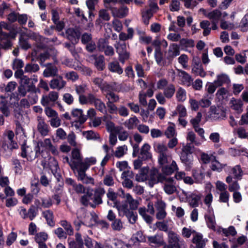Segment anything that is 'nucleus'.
<instances>
[{"label":"nucleus","mask_w":248,"mask_h":248,"mask_svg":"<svg viewBox=\"0 0 248 248\" xmlns=\"http://www.w3.org/2000/svg\"><path fill=\"white\" fill-rule=\"evenodd\" d=\"M71 116L74 120L80 122V123H84L87 120V116L83 114L81 109H73L71 111Z\"/></svg>","instance_id":"412c9836"},{"label":"nucleus","mask_w":248,"mask_h":248,"mask_svg":"<svg viewBox=\"0 0 248 248\" xmlns=\"http://www.w3.org/2000/svg\"><path fill=\"white\" fill-rule=\"evenodd\" d=\"M149 169L148 168H142L140 170V172L136 174L135 179L138 182H144L148 180V178Z\"/></svg>","instance_id":"c85d7f7f"},{"label":"nucleus","mask_w":248,"mask_h":248,"mask_svg":"<svg viewBox=\"0 0 248 248\" xmlns=\"http://www.w3.org/2000/svg\"><path fill=\"white\" fill-rule=\"evenodd\" d=\"M105 193V190L103 188L99 187L96 189L95 191L94 196L93 197V202L90 204V206L95 208L97 205L102 204L103 202L102 197Z\"/></svg>","instance_id":"9b49d317"},{"label":"nucleus","mask_w":248,"mask_h":248,"mask_svg":"<svg viewBox=\"0 0 248 248\" xmlns=\"http://www.w3.org/2000/svg\"><path fill=\"white\" fill-rule=\"evenodd\" d=\"M193 176L198 182H201L204 177L203 169L202 168L192 171Z\"/></svg>","instance_id":"c03bdc74"},{"label":"nucleus","mask_w":248,"mask_h":248,"mask_svg":"<svg viewBox=\"0 0 248 248\" xmlns=\"http://www.w3.org/2000/svg\"><path fill=\"white\" fill-rule=\"evenodd\" d=\"M180 54V46L176 43L170 45L168 50L165 52L166 59L171 61L175 57Z\"/></svg>","instance_id":"0eeeda50"},{"label":"nucleus","mask_w":248,"mask_h":248,"mask_svg":"<svg viewBox=\"0 0 248 248\" xmlns=\"http://www.w3.org/2000/svg\"><path fill=\"white\" fill-rule=\"evenodd\" d=\"M66 85V82L63 79L61 76L57 78L52 79L49 83V86L52 89L60 90L63 88Z\"/></svg>","instance_id":"6ab92c4d"},{"label":"nucleus","mask_w":248,"mask_h":248,"mask_svg":"<svg viewBox=\"0 0 248 248\" xmlns=\"http://www.w3.org/2000/svg\"><path fill=\"white\" fill-rule=\"evenodd\" d=\"M59 93L55 91L50 92L47 95L43 96L41 104L43 106H47L50 102H54L58 98Z\"/></svg>","instance_id":"dca6fc26"},{"label":"nucleus","mask_w":248,"mask_h":248,"mask_svg":"<svg viewBox=\"0 0 248 248\" xmlns=\"http://www.w3.org/2000/svg\"><path fill=\"white\" fill-rule=\"evenodd\" d=\"M97 46L98 50L104 52L106 56H112L114 54L113 47L109 45L108 41L105 38H100L98 40Z\"/></svg>","instance_id":"7ed1b4c3"},{"label":"nucleus","mask_w":248,"mask_h":248,"mask_svg":"<svg viewBox=\"0 0 248 248\" xmlns=\"http://www.w3.org/2000/svg\"><path fill=\"white\" fill-rule=\"evenodd\" d=\"M231 108L234 110H237L238 113L242 112L243 103L240 100L232 99L231 101Z\"/></svg>","instance_id":"49530a36"},{"label":"nucleus","mask_w":248,"mask_h":248,"mask_svg":"<svg viewBox=\"0 0 248 248\" xmlns=\"http://www.w3.org/2000/svg\"><path fill=\"white\" fill-rule=\"evenodd\" d=\"M230 79L229 76L225 74H221L217 76V79L215 81V84L217 86H220L223 84L229 83Z\"/></svg>","instance_id":"72a5a7b5"},{"label":"nucleus","mask_w":248,"mask_h":248,"mask_svg":"<svg viewBox=\"0 0 248 248\" xmlns=\"http://www.w3.org/2000/svg\"><path fill=\"white\" fill-rule=\"evenodd\" d=\"M40 144L41 147L48 149L53 155H58L59 152L57 147L52 144L50 139H45L44 141L41 142Z\"/></svg>","instance_id":"393cba45"},{"label":"nucleus","mask_w":248,"mask_h":248,"mask_svg":"<svg viewBox=\"0 0 248 248\" xmlns=\"http://www.w3.org/2000/svg\"><path fill=\"white\" fill-rule=\"evenodd\" d=\"M180 46L185 49L193 47L195 46L194 41L192 39L182 38L180 40Z\"/></svg>","instance_id":"ea45409f"},{"label":"nucleus","mask_w":248,"mask_h":248,"mask_svg":"<svg viewBox=\"0 0 248 248\" xmlns=\"http://www.w3.org/2000/svg\"><path fill=\"white\" fill-rule=\"evenodd\" d=\"M228 14L224 12L222 13L219 10L216 9L213 11L207 13L206 16L209 19L212 20V21H218L222 17L224 18L227 16Z\"/></svg>","instance_id":"5701e85b"},{"label":"nucleus","mask_w":248,"mask_h":248,"mask_svg":"<svg viewBox=\"0 0 248 248\" xmlns=\"http://www.w3.org/2000/svg\"><path fill=\"white\" fill-rule=\"evenodd\" d=\"M197 232L190 228L184 227L182 230V235L186 238H189L192 234L193 236Z\"/></svg>","instance_id":"4d7b16f0"},{"label":"nucleus","mask_w":248,"mask_h":248,"mask_svg":"<svg viewBox=\"0 0 248 248\" xmlns=\"http://www.w3.org/2000/svg\"><path fill=\"white\" fill-rule=\"evenodd\" d=\"M189 204L192 207H198L201 203L202 195L200 193H191L186 196Z\"/></svg>","instance_id":"4468645a"},{"label":"nucleus","mask_w":248,"mask_h":248,"mask_svg":"<svg viewBox=\"0 0 248 248\" xmlns=\"http://www.w3.org/2000/svg\"><path fill=\"white\" fill-rule=\"evenodd\" d=\"M128 203L126 201L123 202L121 204L115 205L116 209L118 211L119 215L121 216V214L123 216H125L131 211L130 208H128Z\"/></svg>","instance_id":"c756f323"},{"label":"nucleus","mask_w":248,"mask_h":248,"mask_svg":"<svg viewBox=\"0 0 248 248\" xmlns=\"http://www.w3.org/2000/svg\"><path fill=\"white\" fill-rule=\"evenodd\" d=\"M28 91L30 94L28 96V99L31 104H33L37 102L38 96L36 95L37 92L40 93V90L36 88L33 84L28 86Z\"/></svg>","instance_id":"2eb2a0df"},{"label":"nucleus","mask_w":248,"mask_h":248,"mask_svg":"<svg viewBox=\"0 0 248 248\" xmlns=\"http://www.w3.org/2000/svg\"><path fill=\"white\" fill-rule=\"evenodd\" d=\"M128 12V8L124 6H122L119 8L114 7L111 9V13L114 17L123 18L127 15Z\"/></svg>","instance_id":"b1692460"},{"label":"nucleus","mask_w":248,"mask_h":248,"mask_svg":"<svg viewBox=\"0 0 248 248\" xmlns=\"http://www.w3.org/2000/svg\"><path fill=\"white\" fill-rule=\"evenodd\" d=\"M99 20H103L105 21H109L110 19V15L106 9H102L98 12Z\"/></svg>","instance_id":"3c124183"},{"label":"nucleus","mask_w":248,"mask_h":248,"mask_svg":"<svg viewBox=\"0 0 248 248\" xmlns=\"http://www.w3.org/2000/svg\"><path fill=\"white\" fill-rule=\"evenodd\" d=\"M168 243L174 248L181 246V243L184 242L181 241L179 236L174 232L169 231L168 233Z\"/></svg>","instance_id":"ddd939ff"},{"label":"nucleus","mask_w":248,"mask_h":248,"mask_svg":"<svg viewBox=\"0 0 248 248\" xmlns=\"http://www.w3.org/2000/svg\"><path fill=\"white\" fill-rule=\"evenodd\" d=\"M48 238V235L46 233L44 232H40L37 233L34 237L35 241L37 243L45 242Z\"/></svg>","instance_id":"603ef678"},{"label":"nucleus","mask_w":248,"mask_h":248,"mask_svg":"<svg viewBox=\"0 0 248 248\" xmlns=\"http://www.w3.org/2000/svg\"><path fill=\"white\" fill-rule=\"evenodd\" d=\"M163 189L164 191L168 195L173 194L177 190L176 187L175 186L174 179L170 177L166 176L164 179Z\"/></svg>","instance_id":"423d86ee"},{"label":"nucleus","mask_w":248,"mask_h":248,"mask_svg":"<svg viewBox=\"0 0 248 248\" xmlns=\"http://www.w3.org/2000/svg\"><path fill=\"white\" fill-rule=\"evenodd\" d=\"M176 97L179 102H183L186 99V92L182 87L179 88L176 93Z\"/></svg>","instance_id":"5fc2aeb1"},{"label":"nucleus","mask_w":248,"mask_h":248,"mask_svg":"<svg viewBox=\"0 0 248 248\" xmlns=\"http://www.w3.org/2000/svg\"><path fill=\"white\" fill-rule=\"evenodd\" d=\"M128 150L127 146L125 145L117 147L113 153V155L116 158L122 157L125 155Z\"/></svg>","instance_id":"e433bc0d"},{"label":"nucleus","mask_w":248,"mask_h":248,"mask_svg":"<svg viewBox=\"0 0 248 248\" xmlns=\"http://www.w3.org/2000/svg\"><path fill=\"white\" fill-rule=\"evenodd\" d=\"M40 67L38 64L32 62L27 63L25 67L24 71L26 73H35L38 71Z\"/></svg>","instance_id":"de8ad7c7"},{"label":"nucleus","mask_w":248,"mask_h":248,"mask_svg":"<svg viewBox=\"0 0 248 248\" xmlns=\"http://www.w3.org/2000/svg\"><path fill=\"white\" fill-rule=\"evenodd\" d=\"M153 13L149 12L145 9L142 13V19L145 25H148L149 23V20L152 18L153 16Z\"/></svg>","instance_id":"69168bd1"},{"label":"nucleus","mask_w":248,"mask_h":248,"mask_svg":"<svg viewBox=\"0 0 248 248\" xmlns=\"http://www.w3.org/2000/svg\"><path fill=\"white\" fill-rule=\"evenodd\" d=\"M108 68L112 72L116 73L119 75L123 72V69L120 67L119 62L117 61L112 62L108 63Z\"/></svg>","instance_id":"c9c22d12"},{"label":"nucleus","mask_w":248,"mask_h":248,"mask_svg":"<svg viewBox=\"0 0 248 248\" xmlns=\"http://www.w3.org/2000/svg\"><path fill=\"white\" fill-rule=\"evenodd\" d=\"M7 136L8 140H5L4 142L2 143V148L5 150L8 149L13 150L16 149L18 147L17 143L13 140L14 137V133L11 131L9 130L7 132Z\"/></svg>","instance_id":"1a4fd4ad"},{"label":"nucleus","mask_w":248,"mask_h":248,"mask_svg":"<svg viewBox=\"0 0 248 248\" xmlns=\"http://www.w3.org/2000/svg\"><path fill=\"white\" fill-rule=\"evenodd\" d=\"M150 146L148 143H145L141 147L139 157L142 160H146L151 158L152 155L149 152Z\"/></svg>","instance_id":"bb28decb"},{"label":"nucleus","mask_w":248,"mask_h":248,"mask_svg":"<svg viewBox=\"0 0 248 248\" xmlns=\"http://www.w3.org/2000/svg\"><path fill=\"white\" fill-rule=\"evenodd\" d=\"M43 66L46 67L43 72V76L45 77H53L58 76V69L55 64L52 63H47Z\"/></svg>","instance_id":"f8f14e48"},{"label":"nucleus","mask_w":248,"mask_h":248,"mask_svg":"<svg viewBox=\"0 0 248 248\" xmlns=\"http://www.w3.org/2000/svg\"><path fill=\"white\" fill-rule=\"evenodd\" d=\"M94 65L98 70L102 71L105 68V58L103 55L94 56Z\"/></svg>","instance_id":"58836bf2"},{"label":"nucleus","mask_w":248,"mask_h":248,"mask_svg":"<svg viewBox=\"0 0 248 248\" xmlns=\"http://www.w3.org/2000/svg\"><path fill=\"white\" fill-rule=\"evenodd\" d=\"M205 218L208 227L210 229L215 230L216 228V221L214 216L206 215L205 216Z\"/></svg>","instance_id":"864d4df0"},{"label":"nucleus","mask_w":248,"mask_h":248,"mask_svg":"<svg viewBox=\"0 0 248 248\" xmlns=\"http://www.w3.org/2000/svg\"><path fill=\"white\" fill-rule=\"evenodd\" d=\"M166 176L164 174H162L159 172L156 168H152L150 170H149L148 180L149 185L152 187L155 184L163 183Z\"/></svg>","instance_id":"f03ea898"},{"label":"nucleus","mask_w":248,"mask_h":248,"mask_svg":"<svg viewBox=\"0 0 248 248\" xmlns=\"http://www.w3.org/2000/svg\"><path fill=\"white\" fill-rule=\"evenodd\" d=\"M66 35L68 39L73 44H76L77 43L79 40L80 33L78 30L69 28L66 31Z\"/></svg>","instance_id":"a211bd4d"},{"label":"nucleus","mask_w":248,"mask_h":248,"mask_svg":"<svg viewBox=\"0 0 248 248\" xmlns=\"http://www.w3.org/2000/svg\"><path fill=\"white\" fill-rule=\"evenodd\" d=\"M12 162L14 166L15 173L17 174H21L22 171V167L19 160L16 158H13Z\"/></svg>","instance_id":"0e129e2a"},{"label":"nucleus","mask_w":248,"mask_h":248,"mask_svg":"<svg viewBox=\"0 0 248 248\" xmlns=\"http://www.w3.org/2000/svg\"><path fill=\"white\" fill-rule=\"evenodd\" d=\"M158 159L159 164L162 166L169 164L173 161L170 152L162 155H159Z\"/></svg>","instance_id":"7c9ffc66"},{"label":"nucleus","mask_w":248,"mask_h":248,"mask_svg":"<svg viewBox=\"0 0 248 248\" xmlns=\"http://www.w3.org/2000/svg\"><path fill=\"white\" fill-rule=\"evenodd\" d=\"M70 167L73 170L77 172L86 171L88 169V165H86L84 161H73L70 163Z\"/></svg>","instance_id":"a878e982"},{"label":"nucleus","mask_w":248,"mask_h":248,"mask_svg":"<svg viewBox=\"0 0 248 248\" xmlns=\"http://www.w3.org/2000/svg\"><path fill=\"white\" fill-rule=\"evenodd\" d=\"M37 212V207L33 205L31 206L27 212V218L29 217L31 220H32L36 216Z\"/></svg>","instance_id":"13d9d810"},{"label":"nucleus","mask_w":248,"mask_h":248,"mask_svg":"<svg viewBox=\"0 0 248 248\" xmlns=\"http://www.w3.org/2000/svg\"><path fill=\"white\" fill-rule=\"evenodd\" d=\"M139 123L140 121L137 117L134 116L130 118L128 120L126 121L124 123V125L128 129H133L137 126Z\"/></svg>","instance_id":"4c0bfd02"},{"label":"nucleus","mask_w":248,"mask_h":248,"mask_svg":"<svg viewBox=\"0 0 248 248\" xmlns=\"http://www.w3.org/2000/svg\"><path fill=\"white\" fill-rule=\"evenodd\" d=\"M168 224V221L164 220L162 221L156 222L155 223V226L159 231L168 232L169 227Z\"/></svg>","instance_id":"052dcab7"},{"label":"nucleus","mask_w":248,"mask_h":248,"mask_svg":"<svg viewBox=\"0 0 248 248\" xmlns=\"http://www.w3.org/2000/svg\"><path fill=\"white\" fill-rule=\"evenodd\" d=\"M90 103L93 104L96 109L103 114L107 112L105 104L95 94H90L89 96Z\"/></svg>","instance_id":"39448f33"},{"label":"nucleus","mask_w":248,"mask_h":248,"mask_svg":"<svg viewBox=\"0 0 248 248\" xmlns=\"http://www.w3.org/2000/svg\"><path fill=\"white\" fill-rule=\"evenodd\" d=\"M60 225L64 228L65 232L69 235H72L74 234V229L71 223L66 220H62L60 222Z\"/></svg>","instance_id":"a19ab883"},{"label":"nucleus","mask_w":248,"mask_h":248,"mask_svg":"<svg viewBox=\"0 0 248 248\" xmlns=\"http://www.w3.org/2000/svg\"><path fill=\"white\" fill-rule=\"evenodd\" d=\"M10 106L11 104L6 97L3 95L0 96V111L6 117L11 114Z\"/></svg>","instance_id":"9d476101"},{"label":"nucleus","mask_w":248,"mask_h":248,"mask_svg":"<svg viewBox=\"0 0 248 248\" xmlns=\"http://www.w3.org/2000/svg\"><path fill=\"white\" fill-rule=\"evenodd\" d=\"M104 95L107 99L108 101L115 103L119 101V96L113 92L105 93Z\"/></svg>","instance_id":"680f3d73"},{"label":"nucleus","mask_w":248,"mask_h":248,"mask_svg":"<svg viewBox=\"0 0 248 248\" xmlns=\"http://www.w3.org/2000/svg\"><path fill=\"white\" fill-rule=\"evenodd\" d=\"M93 199L92 193L88 191L86 194L81 197L80 202L84 206H90V204L92 203V202H90V201L93 200Z\"/></svg>","instance_id":"a18cd8bd"},{"label":"nucleus","mask_w":248,"mask_h":248,"mask_svg":"<svg viewBox=\"0 0 248 248\" xmlns=\"http://www.w3.org/2000/svg\"><path fill=\"white\" fill-rule=\"evenodd\" d=\"M165 135L169 139L174 137L176 135L174 125L170 124L166 130Z\"/></svg>","instance_id":"e2e57ef3"},{"label":"nucleus","mask_w":248,"mask_h":248,"mask_svg":"<svg viewBox=\"0 0 248 248\" xmlns=\"http://www.w3.org/2000/svg\"><path fill=\"white\" fill-rule=\"evenodd\" d=\"M43 216L46 218L47 224L50 227L55 226L54 216L53 212L50 210H46L43 212Z\"/></svg>","instance_id":"f704fd0d"},{"label":"nucleus","mask_w":248,"mask_h":248,"mask_svg":"<svg viewBox=\"0 0 248 248\" xmlns=\"http://www.w3.org/2000/svg\"><path fill=\"white\" fill-rule=\"evenodd\" d=\"M178 75L182 78V81L184 84L187 86H190L193 79L188 74L184 71L178 70Z\"/></svg>","instance_id":"2f4dec72"},{"label":"nucleus","mask_w":248,"mask_h":248,"mask_svg":"<svg viewBox=\"0 0 248 248\" xmlns=\"http://www.w3.org/2000/svg\"><path fill=\"white\" fill-rule=\"evenodd\" d=\"M207 240L203 238L202 234L196 232L193 236L192 242L194 244L196 248H204L206 245Z\"/></svg>","instance_id":"aec40b11"},{"label":"nucleus","mask_w":248,"mask_h":248,"mask_svg":"<svg viewBox=\"0 0 248 248\" xmlns=\"http://www.w3.org/2000/svg\"><path fill=\"white\" fill-rule=\"evenodd\" d=\"M17 235L16 232H12L10 233L6 238V245L8 247L11 246L16 240Z\"/></svg>","instance_id":"bf43d9fd"},{"label":"nucleus","mask_w":248,"mask_h":248,"mask_svg":"<svg viewBox=\"0 0 248 248\" xmlns=\"http://www.w3.org/2000/svg\"><path fill=\"white\" fill-rule=\"evenodd\" d=\"M21 150V156L22 157L26 158L28 160L30 161L34 160L40 154L39 145L33 147L24 144L22 145Z\"/></svg>","instance_id":"f257e3e1"},{"label":"nucleus","mask_w":248,"mask_h":248,"mask_svg":"<svg viewBox=\"0 0 248 248\" xmlns=\"http://www.w3.org/2000/svg\"><path fill=\"white\" fill-rule=\"evenodd\" d=\"M111 227L113 231L115 232H120L124 228V223L120 218L112 221Z\"/></svg>","instance_id":"79ce46f5"},{"label":"nucleus","mask_w":248,"mask_h":248,"mask_svg":"<svg viewBox=\"0 0 248 248\" xmlns=\"http://www.w3.org/2000/svg\"><path fill=\"white\" fill-rule=\"evenodd\" d=\"M37 128L39 133L43 136L48 135L49 130L48 124L45 122V119L40 116L37 117Z\"/></svg>","instance_id":"6e6552de"},{"label":"nucleus","mask_w":248,"mask_h":248,"mask_svg":"<svg viewBox=\"0 0 248 248\" xmlns=\"http://www.w3.org/2000/svg\"><path fill=\"white\" fill-rule=\"evenodd\" d=\"M148 241L149 243L154 244L157 247L163 246L165 242L162 235L156 234L154 236L148 237Z\"/></svg>","instance_id":"cd10ccee"},{"label":"nucleus","mask_w":248,"mask_h":248,"mask_svg":"<svg viewBox=\"0 0 248 248\" xmlns=\"http://www.w3.org/2000/svg\"><path fill=\"white\" fill-rule=\"evenodd\" d=\"M178 170V166L175 161H172L170 165L167 164L166 165H163L161 169L162 174H164L165 176H169L174 171Z\"/></svg>","instance_id":"4be33fe9"},{"label":"nucleus","mask_w":248,"mask_h":248,"mask_svg":"<svg viewBox=\"0 0 248 248\" xmlns=\"http://www.w3.org/2000/svg\"><path fill=\"white\" fill-rule=\"evenodd\" d=\"M125 198L126 199V202L129 205L130 208L131 210H136L139 206V202L134 199L131 195L129 193L125 194Z\"/></svg>","instance_id":"473e14b6"},{"label":"nucleus","mask_w":248,"mask_h":248,"mask_svg":"<svg viewBox=\"0 0 248 248\" xmlns=\"http://www.w3.org/2000/svg\"><path fill=\"white\" fill-rule=\"evenodd\" d=\"M232 174L234 177L238 180L241 179L243 175V171L240 165H236L231 169Z\"/></svg>","instance_id":"8fccbe9b"},{"label":"nucleus","mask_w":248,"mask_h":248,"mask_svg":"<svg viewBox=\"0 0 248 248\" xmlns=\"http://www.w3.org/2000/svg\"><path fill=\"white\" fill-rule=\"evenodd\" d=\"M186 140L195 146H199L201 142L196 139V135L193 131L188 132L186 136Z\"/></svg>","instance_id":"09e8293b"},{"label":"nucleus","mask_w":248,"mask_h":248,"mask_svg":"<svg viewBox=\"0 0 248 248\" xmlns=\"http://www.w3.org/2000/svg\"><path fill=\"white\" fill-rule=\"evenodd\" d=\"M175 92L174 86L173 84H169L164 89L163 93L166 98L170 99L173 96Z\"/></svg>","instance_id":"37998d69"},{"label":"nucleus","mask_w":248,"mask_h":248,"mask_svg":"<svg viewBox=\"0 0 248 248\" xmlns=\"http://www.w3.org/2000/svg\"><path fill=\"white\" fill-rule=\"evenodd\" d=\"M115 47L119 55V60L124 64L125 61L128 60L130 57V53L127 50L125 43H117L115 45Z\"/></svg>","instance_id":"20e7f679"},{"label":"nucleus","mask_w":248,"mask_h":248,"mask_svg":"<svg viewBox=\"0 0 248 248\" xmlns=\"http://www.w3.org/2000/svg\"><path fill=\"white\" fill-rule=\"evenodd\" d=\"M191 155L181 153L180 159L181 161L187 166H190L192 164V160L191 159Z\"/></svg>","instance_id":"338daca9"},{"label":"nucleus","mask_w":248,"mask_h":248,"mask_svg":"<svg viewBox=\"0 0 248 248\" xmlns=\"http://www.w3.org/2000/svg\"><path fill=\"white\" fill-rule=\"evenodd\" d=\"M192 72L196 75L202 78L206 76V73L203 70L200 62L199 61H197L195 59H193Z\"/></svg>","instance_id":"f3484780"},{"label":"nucleus","mask_w":248,"mask_h":248,"mask_svg":"<svg viewBox=\"0 0 248 248\" xmlns=\"http://www.w3.org/2000/svg\"><path fill=\"white\" fill-rule=\"evenodd\" d=\"M49 123L50 125L53 128L59 127L61 125V120L59 117V115L51 118L49 120Z\"/></svg>","instance_id":"774afa93"},{"label":"nucleus","mask_w":248,"mask_h":248,"mask_svg":"<svg viewBox=\"0 0 248 248\" xmlns=\"http://www.w3.org/2000/svg\"><path fill=\"white\" fill-rule=\"evenodd\" d=\"M155 151L159 155H162L169 152L167 146L163 143H157L155 145Z\"/></svg>","instance_id":"6e6d98bb"}]
</instances>
